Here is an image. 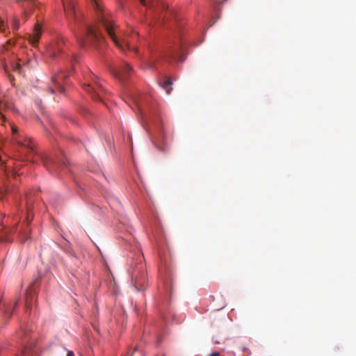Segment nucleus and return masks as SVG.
Returning <instances> with one entry per match:
<instances>
[{
  "instance_id": "obj_1",
  "label": "nucleus",
  "mask_w": 356,
  "mask_h": 356,
  "mask_svg": "<svg viewBox=\"0 0 356 356\" xmlns=\"http://www.w3.org/2000/svg\"><path fill=\"white\" fill-rule=\"evenodd\" d=\"M95 9L98 13V19L99 22L104 26L108 35L113 40L115 45L122 51H124L125 48L129 50H136L135 47V41L138 40V34L133 31L131 34H127L123 39H119L115 35V26L113 22L108 19L106 15L103 12L102 5L99 0H91Z\"/></svg>"
},
{
  "instance_id": "obj_2",
  "label": "nucleus",
  "mask_w": 356,
  "mask_h": 356,
  "mask_svg": "<svg viewBox=\"0 0 356 356\" xmlns=\"http://www.w3.org/2000/svg\"><path fill=\"white\" fill-rule=\"evenodd\" d=\"M11 131L12 140L17 145L14 159L24 160L29 153L34 152V145L30 138L19 131L18 127L15 124H11Z\"/></svg>"
},
{
  "instance_id": "obj_3",
  "label": "nucleus",
  "mask_w": 356,
  "mask_h": 356,
  "mask_svg": "<svg viewBox=\"0 0 356 356\" xmlns=\"http://www.w3.org/2000/svg\"><path fill=\"white\" fill-rule=\"evenodd\" d=\"M83 88L94 101H102L105 90L102 86L97 81V77L95 74H89V78H86V81L83 83Z\"/></svg>"
},
{
  "instance_id": "obj_4",
  "label": "nucleus",
  "mask_w": 356,
  "mask_h": 356,
  "mask_svg": "<svg viewBox=\"0 0 356 356\" xmlns=\"http://www.w3.org/2000/svg\"><path fill=\"white\" fill-rule=\"evenodd\" d=\"M78 41L81 47H86L88 44H100L104 38L96 27L88 25L84 36L79 37Z\"/></svg>"
},
{
  "instance_id": "obj_5",
  "label": "nucleus",
  "mask_w": 356,
  "mask_h": 356,
  "mask_svg": "<svg viewBox=\"0 0 356 356\" xmlns=\"http://www.w3.org/2000/svg\"><path fill=\"white\" fill-rule=\"evenodd\" d=\"M38 156L41 159L44 167L51 173L56 172L59 167L65 165V159L61 153L59 156H49L46 153L40 154Z\"/></svg>"
},
{
  "instance_id": "obj_6",
  "label": "nucleus",
  "mask_w": 356,
  "mask_h": 356,
  "mask_svg": "<svg viewBox=\"0 0 356 356\" xmlns=\"http://www.w3.org/2000/svg\"><path fill=\"white\" fill-rule=\"evenodd\" d=\"M131 281L137 291H140L145 289L147 277L142 264L134 269L131 273Z\"/></svg>"
},
{
  "instance_id": "obj_7",
  "label": "nucleus",
  "mask_w": 356,
  "mask_h": 356,
  "mask_svg": "<svg viewBox=\"0 0 356 356\" xmlns=\"http://www.w3.org/2000/svg\"><path fill=\"white\" fill-rule=\"evenodd\" d=\"M140 1L143 6L153 8L156 17L159 19L162 18L163 22H165V19L167 20L166 13L163 16L161 15V13L160 14V11L163 13L168 9V5L166 3L159 0H140Z\"/></svg>"
},
{
  "instance_id": "obj_8",
  "label": "nucleus",
  "mask_w": 356,
  "mask_h": 356,
  "mask_svg": "<svg viewBox=\"0 0 356 356\" xmlns=\"http://www.w3.org/2000/svg\"><path fill=\"white\" fill-rule=\"evenodd\" d=\"M65 44L63 38H59L56 41L52 42L46 49L47 56L52 59H56L57 55L62 52L63 47Z\"/></svg>"
},
{
  "instance_id": "obj_9",
  "label": "nucleus",
  "mask_w": 356,
  "mask_h": 356,
  "mask_svg": "<svg viewBox=\"0 0 356 356\" xmlns=\"http://www.w3.org/2000/svg\"><path fill=\"white\" fill-rule=\"evenodd\" d=\"M67 75L63 72H60L51 77V85L49 86V90L51 93H54L56 91L60 92H64V88L60 83V81L66 79Z\"/></svg>"
},
{
  "instance_id": "obj_10",
  "label": "nucleus",
  "mask_w": 356,
  "mask_h": 356,
  "mask_svg": "<svg viewBox=\"0 0 356 356\" xmlns=\"http://www.w3.org/2000/svg\"><path fill=\"white\" fill-rule=\"evenodd\" d=\"M63 8L68 18H72L74 21L79 22V15L76 13L75 4L72 0H62Z\"/></svg>"
},
{
  "instance_id": "obj_11",
  "label": "nucleus",
  "mask_w": 356,
  "mask_h": 356,
  "mask_svg": "<svg viewBox=\"0 0 356 356\" xmlns=\"http://www.w3.org/2000/svg\"><path fill=\"white\" fill-rule=\"evenodd\" d=\"M164 56L167 60L170 59H177L179 61L182 62L184 60V58H183L180 55L179 47H177L176 48L170 47V49L165 51Z\"/></svg>"
},
{
  "instance_id": "obj_12",
  "label": "nucleus",
  "mask_w": 356,
  "mask_h": 356,
  "mask_svg": "<svg viewBox=\"0 0 356 356\" xmlns=\"http://www.w3.org/2000/svg\"><path fill=\"white\" fill-rule=\"evenodd\" d=\"M132 71V68L127 63H124L123 66L115 71V74L117 77L122 80H125L128 76H130V73Z\"/></svg>"
},
{
  "instance_id": "obj_13",
  "label": "nucleus",
  "mask_w": 356,
  "mask_h": 356,
  "mask_svg": "<svg viewBox=\"0 0 356 356\" xmlns=\"http://www.w3.org/2000/svg\"><path fill=\"white\" fill-rule=\"evenodd\" d=\"M42 33L41 26L39 24H35L33 33L29 35V42L33 46H36Z\"/></svg>"
},
{
  "instance_id": "obj_14",
  "label": "nucleus",
  "mask_w": 356,
  "mask_h": 356,
  "mask_svg": "<svg viewBox=\"0 0 356 356\" xmlns=\"http://www.w3.org/2000/svg\"><path fill=\"white\" fill-rule=\"evenodd\" d=\"M22 1V6L24 9V14L26 15L33 6H36L35 0H21Z\"/></svg>"
},
{
  "instance_id": "obj_15",
  "label": "nucleus",
  "mask_w": 356,
  "mask_h": 356,
  "mask_svg": "<svg viewBox=\"0 0 356 356\" xmlns=\"http://www.w3.org/2000/svg\"><path fill=\"white\" fill-rule=\"evenodd\" d=\"M34 299V294L32 292H27L26 296V309L29 310L37 309L32 305V301Z\"/></svg>"
},
{
  "instance_id": "obj_16",
  "label": "nucleus",
  "mask_w": 356,
  "mask_h": 356,
  "mask_svg": "<svg viewBox=\"0 0 356 356\" xmlns=\"http://www.w3.org/2000/svg\"><path fill=\"white\" fill-rule=\"evenodd\" d=\"M172 81L169 77H165L161 84L162 88L165 90L167 94H170L172 90Z\"/></svg>"
},
{
  "instance_id": "obj_17",
  "label": "nucleus",
  "mask_w": 356,
  "mask_h": 356,
  "mask_svg": "<svg viewBox=\"0 0 356 356\" xmlns=\"http://www.w3.org/2000/svg\"><path fill=\"white\" fill-rule=\"evenodd\" d=\"M10 65L14 72H17L19 74L21 73V72H20L21 65L19 63H15V62L12 61V62H10Z\"/></svg>"
},
{
  "instance_id": "obj_18",
  "label": "nucleus",
  "mask_w": 356,
  "mask_h": 356,
  "mask_svg": "<svg viewBox=\"0 0 356 356\" xmlns=\"http://www.w3.org/2000/svg\"><path fill=\"white\" fill-rule=\"evenodd\" d=\"M3 68H4V71L6 72V73L8 74V76L9 77L10 83L14 86L15 85V83H14V77L10 74L6 63L3 64Z\"/></svg>"
},
{
  "instance_id": "obj_19",
  "label": "nucleus",
  "mask_w": 356,
  "mask_h": 356,
  "mask_svg": "<svg viewBox=\"0 0 356 356\" xmlns=\"http://www.w3.org/2000/svg\"><path fill=\"white\" fill-rule=\"evenodd\" d=\"M20 356H33L29 348H25L21 353Z\"/></svg>"
},
{
  "instance_id": "obj_20",
  "label": "nucleus",
  "mask_w": 356,
  "mask_h": 356,
  "mask_svg": "<svg viewBox=\"0 0 356 356\" xmlns=\"http://www.w3.org/2000/svg\"><path fill=\"white\" fill-rule=\"evenodd\" d=\"M12 26H13V29L17 30L19 27V19L17 18L13 19Z\"/></svg>"
},
{
  "instance_id": "obj_21",
  "label": "nucleus",
  "mask_w": 356,
  "mask_h": 356,
  "mask_svg": "<svg viewBox=\"0 0 356 356\" xmlns=\"http://www.w3.org/2000/svg\"><path fill=\"white\" fill-rule=\"evenodd\" d=\"M6 25L3 19L0 18V31L4 32L6 30Z\"/></svg>"
},
{
  "instance_id": "obj_22",
  "label": "nucleus",
  "mask_w": 356,
  "mask_h": 356,
  "mask_svg": "<svg viewBox=\"0 0 356 356\" xmlns=\"http://www.w3.org/2000/svg\"><path fill=\"white\" fill-rule=\"evenodd\" d=\"M117 1H118V3L120 7L121 8V9H124V5H123L122 0H117Z\"/></svg>"
},
{
  "instance_id": "obj_23",
  "label": "nucleus",
  "mask_w": 356,
  "mask_h": 356,
  "mask_svg": "<svg viewBox=\"0 0 356 356\" xmlns=\"http://www.w3.org/2000/svg\"><path fill=\"white\" fill-rule=\"evenodd\" d=\"M156 147L159 150H160V151H161V152H165V151H166V149H165V148H161V147H159L158 145H156Z\"/></svg>"
},
{
  "instance_id": "obj_24",
  "label": "nucleus",
  "mask_w": 356,
  "mask_h": 356,
  "mask_svg": "<svg viewBox=\"0 0 356 356\" xmlns=\"http://www.w3.org/2000/svg\"><path fill=\"white\" fill-rule=\"evenodd\" d=\"M209 356H220V354L218 352H215V353L210 354Z\"/></svg>"
},
{
  "instance_id": "obj_25",
  "label": "nucleus",
  "mask_w": 356,
  "mask_h": 356,
  "mask_svg": "<svg viewBox=\"0 0 356 356\" xmlns=\"http://www.w3.org/2000/svg\"><path fill=\"white\" fill-rule=\"evenodd\" d=\"M67 356H74V355L72 351H68Z\"/></svg>"
},
{
  "instance_id": "obj_26",
  "label": "nucleus",
  "mask_w": 356,
  "mask_h": 356,
  "mask_svg": "<svg viewBox=\"0 0 356 356\" xmlns=\"http://www.w3.org/2000/svg\"><path fill=\"white\" fill-rule=\"evenodd\" d=\"M3 240H4L5 241H7V242H10V241H13V239H10V238H5Z\"/></svg>"
}]
</instances>
